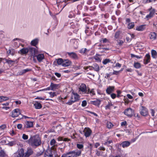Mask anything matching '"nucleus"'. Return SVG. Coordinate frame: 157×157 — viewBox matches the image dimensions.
<instances>
[{
    "label": "nucleus",
    "mask_w": 157,
    "mask_h": 157,
    "mask_svg": "<svg viewBox=\"0 0 157 157\" xmlns=\"http://www.w3.org/2000/svg\"><path fill=\"white\" fill-rule=\"evenodd\" d=\"M27 143L32 147H37L41 144V139L38 135L31 136L27 140Z\"/></svg>",
    "instance_id": "nucleus-1"
},
{
    "label": "nucleus",
    "mask_w": 157,
    "mask_h": 157,
    "mask_svg": "<svg viewBox=\"0 0 157 157\" xmlns=\"http://www.w3.org/2000/svg\"><path fill=\"white\" fill-rule=\"evenodd\" d=\"M57 154L56 149L52 146L50 149H47L44 153V157H60Z\"/></svg>",
    "instance_id": "nucleus-2"
},
{
    "label": "nucleus",
    "mask_w": 157,
    "mask_h": 157,
    "mask_svg": "<svg viewBox=\"0 0 157 157\" xmlns=\"http://www.w3.org/2000/svg\"><path fill=\"white\" fill-rule=\"evenodd\" d=\"M33 151L32 148H28L26 152L24 153V150L23 148H21L18 152V154L16 157H29L33 154Z\"/></svg>",
    "instance_id": "nucleus-3"
},
{
    "label": "nucleus",
    "mask_w": 157,
    "mask_h": 157,
    "mask_svg": "<svg viewBox=\"0 0 157 157\" xmlns=\"http://www.w3.org/2000/svg\"><path fill=\"white\" fill-rule=\"evenodd\" d=\"M81 154V150H77L76 151H72L63 154L61 157H78Z\"/></svg>",
    "instance_id": "nucleus-4"
},
{
    "label": "nucleus",
    "mask_w": 157,
    "mask_h": 157,
    "mask_svg": "<svg viewBox=\"0 0 157 157\" xmlns=\"http://www.w3.org/2000/svg\"><path fill=\"white\" fill-rule=\"evenodd\" d=\"M72 94L70 100L66 103L69 105H71L74 103L79 100V96L78 94L73 92H72Z\"/></svg>",
    "instance_id": "nucleus-5"
},
{
    "label": "nucleus",
    "mask_w": 157,
    "mask_h": 157,
    "mask_svg": "<svg viewBox=\"0 0 157 157\" xmlns=\"http://www.w3.org/2000/svg\"><path fill=\"white\" fill-rule=\"evenodd\" d=\"M124 113L125 115L129 117H131L134 114V111L130 108L126 109Z\"/></svg>",
    "instance_id": "nucleus-6"
},
{
    "label": "nucleus",
    "mask_w": 157,
    "mask_h": 157,
    "mask_svg": "<svg viewBox=\"0 0 157 157\" xmlns=\"http://www.w3.org/2000/svg\"><path fill=\"white\" fill-rule=\"evenodd\" d=\"M148 10L149 11V13L146 16V18L148 20L153 17L155 12V9L153 8L152 7L148 9Z\"/></svg>",
    "instance_id": "nucleus-7"
},
{
    "label": "nucleus",
    "mask_w": 157,
    "mask_h": 157,
    "mask_svg": "<svg viewBox=\"0 0 157 157\" xmlns=\"http://www.w3.org/2000/svg\"><path fill=\"white\" fill-rule=\"evenodd\" d=\"M140 113L141 115L144 116H146L148 115V110L145 107L141 106L140 108Z\"/></svg>",
    "instance_id": "nucleus-8"
},
{
    "label": "nucleus",
    "mask_w": 157,
    "mask_h": 157,
    "mask_svg": "<svg viewBox=\"0 0 157 157\" xmlns=\"http://www.w3.org/2000/svg\"><path fill=\"white\" fill-rule=\"evenodd\" d=\"M21 113L19 109H16L13 110L11 112V116L13 117H18Z\"/></svg>",
    "instance_id": "nucleus-9"
},
{
    "label": "nucleus",
    "mask_w": 157,
    "mask_h": 157,
    "mask_svg": "<svg viewBox=\"0 0 157 157\" xmlns=\"http://www.w3.org/2000/svg\"><path fill=\"white\" fill-rule=\"evenodd\" d=\"M151 56L149 53L147 54L144 57V63L145 65L147 64L148 63L151 62Z\"/></svg>",
    "instance_id": "nucleus-10"
},
{
    "label": "nucleus",
    "mask_w": 157,
    "mask_h": 157,
    "mask_svg": "<svg viewBox=\"0 0 157 157\" xmlns=\"http://www.w3.org/2000/svg\"><path fill=\"white\" fill-rule=\"evenodd\" d=\"M83 132L84 133V136L86 137H89L92 132L91 130L89 128H85Z\"/></svg>",
    "instance_id": "nucleus-11"
},
{
    "label": "nucleus",
    "mask_w": 157,
    "mask_h": 157,
    "mask_svg": "<svg viewBox=\"0 0 157 157\" xmlns=\"http://www.w3.org/2000/svg\"><path fill=\"white\" fill-rule=\"evenodd\" d=\"M67 54L71 58L75 59H78V56L76 53L74 52H67Z\"/></svg>",
    "instance_id": "nucleus-12"
},
{
    "label": "nucleus",
    "mask_w": 157,
    "mask_h": 157,
    "mask_svg": "<svg viewBox=\"0 0 157 157\" xmlns=\"http://www.w3.org/2000/svg\"><path fill=\"white\" fill-rule=\"evenodd\" d=\"M157 34L155 32H151L149 34L148 36L151 40H155L157 38Z\"/></svg>",
    "instance_id": "nucleus-13"
},
{
    "label": "nucleus",
    "mask_w": 157,
    "mask_h": 157,
    "mask_svg": "<svg viewBox=\"0 0 157 157\" xmlns=\"http://www.w3.org/2000/svg\"><path fill=\"white\" fill-rule=\"evenodd\" d=\"M33 127V122L26 121L24 124V127L26 128H29Z\"/></svg>",
    "instance_id": "nucleus-14"
},
{
    "label": "nucleus",
    "mask_w": 157,
    "mask_h": 157,
    "mask_svg": "<svg viewBox=\"0 0 157 157\" xmlns=\"http://www.w3.org/2000/svg\"><path fill=\"white\" fill-rule=\"evenodd\" d=\"M28 52H29L31 56H34L35 54L36 49L32 47L28 48Z\"/></svg>",
    "instance_id": "nucleus-15"
},
{
    "label": "nucleus",
    "mask_w": 157,
    "mask_h": 157,
    "mask_svg": "<svg viewBox=\"0 0 157 157\" xmlns=\"http://www.w3.org/2000/svg\"><path fill=\"white\" fill-rule=\"evenodd\" d=\"M79 90L81 91L84 92L85 93L87 91L86 86L85 84L82 83L80 86Z\"/></svg>",
    "instance_id": "nucleus-16"
},
{
    "label": "nucleus",
    "mask_w": 157,
    "mask_h": 157,
    "mask_svg": "<svg viewBox=\"0 0 157 157\" xmlns=\"http://www.w3.org/2000/svg\"><path fill=\"white\" fill-rule=\"evenodd\" d=\"M115 88L114 86H109L107 88L106 91V93L108 94H110L114 91Z\"/></svg>",
    "instance_id": "nucleus-17"
},
{
    "label": "nucleus",
    "mask_w": 157,
    "mask_h": 157,
    "mask_svg": "<svg viewBox=\"0 0 157 157\" xmlns=\"http://www.w3.org/2000/svg\"><path fill=\"white\" fill-rule=\"evenodd\" d=\"M72 62L68 59H64L63 66L66 67L69 66L71 65Z\"/></svg>",
    "instance_id": "nucleus-18"
},
{
    "label": "nucleus",
    "mask_w": 157,
    "mask_h": 157,
    "mask_svg": "<svg viewBox=\"0 0 157 157\" xmlns=\"http://www.w3.org/2000/svg\"><path fill=\"white\" fill-rule=\"evenodd\" d=\"M50 87H51V90H55L56 89H58L59 87V84H55L53 82H51Z\"/></svg>",
    "instance_id": "nucleus-19"
},
{
    "label": "nucleus",
    "mask_w": 157,
    "mask_h": 157,
    "mask_svg": "<svg viewBox=\"0 0 157 157\" xmlns=\"http://www.w3.org/2000/svg\"><path fill=\"white\" fill-rule=\"evenodd\" d=\"M146 25H143L136 27V30L138 31H142L146 29Z\"/></svg>",
    "instance_id": "nucleus-20"
},
{
    "label": "nucleus",
    "mask_w": 157,
    "mask_h": 157,
    "mask_svg": "<svg viewBox=\"0 0 157 157\" xmlns=\"http://www.w3.org/2000/svg\"><path fill=\"white\" fill-rule=\"evenodd\" d=\"M28 48H24L20 50V53L22 55H26L28 53Z\"/></svg>",
    "instance_id": "nucleus-21"
},
{
    "label": "nucleus",
    "mask_w": 157,
    "mask_h": 157,
    "mask_svg": "<svg viewBox=\"0 0 157 157\" xmlns=\"http://www.w3.org/2000/svg\"><path fill=\"white\" fill-rule=\"evenodd\" d=\"M130 144V142L128 141H124L121 143V145L123 148H124L128 147Z\"/></svg>",
    "instance_id": "nucleus-22"
},
{
    "label": "nucleus",
    "mask_w": 157,
    "mask_h": 157,
    "mask_svg": "<svg viewBox=\"0 0 157 157\" xmlns=\"http://www.w3.org/2000/svg\"><path fill=\"white\" fill-rule=\"evenodd\" d=\"M36 58L39 62H41L44 58V54H39L36 56Z\"/></svg>",
    "instance_id": "nucleus-23"
},
{
    "label": "nucleus",
    "mask_w": 157,
    "mask_h": 157,
    "mask_svg": "<svg viewBox=\"0 0 157 157\" xmlns=\"http://www.w3.org/2000/svg\"><path fill=\"white\" fill-rule=\"evenodd\" d=\"M151 54L153 58L155 59L157 58V52L155 50L152 49L151 51Z\"/></svg>",
    "instance_id": "nucleus-24"
},
{
    "label": "nucleus",
    "mask_w": 157,
    "mask_h": 157,
    "mask_svg": "<svg viewBox=\"0 0 157 157\" xmlns=\"http://www.w3.org/2000/svg\"><path fill=\"white\" fill-rule=\"evenodd\" d=\"M91 103L93 105L98 106L100 104V101L99 99H97L95 101H91Z\"/></svg>",
    "instance_id": "nucleus-25"
},
{
    "label": "nucleus",
    "mask_w": 157,
    "mask_h": 157,
    "mask_svg": "<svg viewBox=\"0 0 157 157\" xmlns=\"http://www.w3.org/2000/svg\"><path fill=\"white\" fill-rule=\"evenodd\" d=\"M15 53V51L13 49H9L8 51H7V54L8 56L11 55L13 56L14 55Z\"/></svg>",
    "instance_id": "nucleus-26"
},
{
    "label": "nucleus",
    "mask_w": 157,
    "mask_h": 157,
    "mask_svg": "<svg viewBox=\"0 0 157 157\" xmlns=\"http://www.w3.org/2000/svg\"><path fill=\"white\" fill-rule=\"evenodd\" d=\"M38 43V40L37 39H35L32 40L31 42V44L32 45L36 46Z\"/></svg>",
    "instance_id": "nucleus-27"
},
{
    "label": "nucleus",
    "mask_w": 157,
    "mask_h": 157,
    "mask_svg": "<svg viewBox=\"0 0 157 157\" xmlns=\"http://www.w3.org/2000/svg\"><path fill=\"white\" fill-rule=\"evenodd\" d=\"M93 69L95 71L98 72L99 70V68L98 64L96 63H94L93 64V66H92Z\"/></svg>",
    "instance_id": "nucleus-28"
},
{
    "label": "nucleus",
    "mask_w": 157,
    "mask_h": 157,
    "mask_svg": "<svg viewBox=\"0 0 157 157\" xmlns=\"http://www.w3.org/2000/svg\"><path fill=\"white\" fill-rule=\"evenodd\" d=\"M89 50H87L86 48H82L79 50V53L84 55L86 54V52H89Z\"/></svg>",
    "instance_id": "nucleus-29"
},
{
    "label": "nucleus",
    "mask_w": 157,
    "mask_h": 157,
    "mask_svg": "<svg viewBox=\"0 0 157 157\" xmlns=\"http://www.w3.org/2000/svg\"><path fill=\"white\" fill-rule=\"evenodd\" d=\"M35 107L36 109H40L42 107V105L41 104L38 102H36L34 104Z\"/></svg>",
    "instance_id": "nucleus-30"
},
{
    "label": "nucleus",
    "mask_w": 157,
    "mask_h": 157,
    "mask_svg": "<svg viewBox=\"0 0 157 157\" xmlns=\"http://www.w3.org/2000/svg\"><path fill=\"white\" fill-rule=\"evenodd\" d=\"M135 26V24L133 22H132L128 23L127 25V28L128 29H133Z\"/></svg>",
    "instance_id": "nucleus-31"
},
{
    "label": "nucleus",
    "mask_w": 157,
    "mask_h": 157,
    "mask_svg": "<svg viewBox=\"0 0 157 157\" xmlns=\"http://www.w3.org/2000/svg\"><path fill=\"white\" fill-rule=\"evenodd\" d=\"M121 32L120 31H117L115 33L114 35V38L116 39H118L120 37Z\"/></svg>",
    "instance_id": "nucleus-32"
},
{
    "label": "nucleus",
    "mask_w": 157,
    "mask_h": 157,
    "mask_svg": "<svg viewBox=\"0 0 157 157\" xmlns=\"http://www.w3.org/2000/svg\"><path fill=\"white\" fill-rule=\"evenodd\" d=\"M5 60H6V62L8 63L9 65H13L14 64L15 61L11 60H9L6 58L5 59Z\"/></svg>",
    "instance_id": "nucleus-33"
},
{
    "label": "nucleus",
    "mask_w": 157,
    "mask_h": 157,
    "mask_svg": "<svg viewBox=\"0 0 157 157\" xmlns=\"http://www.w3.org/2000/svg\"><path fill=\"white\" fill-rule=\"evenodd\" d=\"M134 67L136 69H138L141 67V64L138 62H135L134 63Z\"/></svg>",
    "instance_id": "nucleus-34"
},
{
    "label": "nucleus",
    "mask_w": 157,
    "mask_h": 157,
    "mask_svg": "<svg viewBox=\"0 0 157 157\" xmlns=\"http://www.w3.org/2000/svg\"><path fill=\"white\" fill-rule=\"evenodd\" d=\"M63 60L62 58L58 59L57 61V64L59 65H62L63 66Z\"/></svg>",
    "instance_id": "nucleus-35"
},
{
    "label": "nucleus",
    "mask_w": 157,
    "mask_h": 157,
    "mask_svg": "<svg viewBox=\"0 0 157 157\" xmlns=\"http://www.w3.org/2000/svg\"><path fill=\"white\" fill-rule=\"evenodd\" d=\"M111 62V60L109 59H104L102 61V63L104 65L107 64Z\"/></svg>",
    "instance_id": "nucleus-36"
},
{
    "label": "nucleus",
    "mask_w": 157,
    "mask_h": 157,
    "mask_svg": "<svg viewBox=\"0 0 157 157\" xmlns=\"http://www.w3.org/2000/svg\"><path fill=\"white\" fill-rule=\"evenodd\" d=\"M6 154L4 151L1 150L0 151V157H6Z\"/></svg>",
    "instance_id": "nucleus-37"
},
{
    "label": "nucleus",
    "mask_w": 157,
    "mask_h": 157,
    "mask_svg": "<svg viewBox=\"0 0 157 157\" xmlns=\"http://www.w3.org/2000/svg\"><path fill=\"white\" fill-rule=\"evenodd\" d=\"M131 56L132 58L135 57L137 59H140V58H142V56H139L133 54H131Z\"/></svg>",
    "instance_id": "nucleus-38"
},
{
    "label": "nucleus",
    "mask_w": 157,
    "mask_h": 157,
    "mask_svg": "<svg viewBox=\"0 0 157 157\" xmlns=\"http://www.w3.org/2000/svg\"><path fill=\"white\" fill-rule=\"evenodd\" d=\"M76 145L77 147L79 149H82L83 148L84 145L82 144H77Z\"/></svg>",
    "instance_id": "nucleus-39"
},
{
    "label": "nucleus",
    "mask_w": 157,
    "mask_h": 157,
    "mask_svg": "<svg viewBox=\"0 0 157 157\" xmlns=\"http://www.w3.org/2000/svg\"><path fill=\"white\" fill-rule=\"evenodd\" d=\"M113 126V124L111 122H109L107 123V127L108 128H112Z\"/></svg>",
    "instance_id": "nucleus-40"
},
{
    "label": "nucleus",
    "mask_w": 157,
    "mask_h": 157,
    "mask_svg": "<svg viewBox=\"0 0 157 157\" xmlns=\"http://www.w3.org/2000/svg\"><path fill=\"white\" fill-rule=\"evenodd\" d=\"M2 102L7 101L9 100V98L8 97L1 96Z\"/></svg>",
    "instance_id": "nucleus-41"
},
{
    "label": "nucleus",
    "mask_w": 157,
    "mask_h": 157,
    "mask_svg": "<svg viewBox=\"0 0 157 157\" xmlns=\"http://www.w3.org/2000/svg\"><path fill=\"white\" fill-rule=\"evenodd\" d=\"M56 143V141L54 139L52 140L50 142V144L51 145L53 146Z\"/></svg>",
    "instance_id": "nucleus-42"
},
{
    "label": "nucleus",
    "mask_w": 157,
    "mask_h": 157,
    "mask_svg": "<svg viewBox=\"0 0 157 157\" xmlns=\"http://www.w3.org/2000/svg\"><path fill=\"white\" fill-rule=\"evenodd\" d=\"M113 105V104L111 103H109L105 107L106 109H110L111 106Z\"/></svg>",
    "instance_id": "nucleus-43"
},
{
    "label": "nucleus",
    "mask_w": 157,
    "mask_h": 157,
    "mask_svg": "<svg viewBox=\"0 0 157 157\" xmlns=\"http://www.w3.org/2000/svg\"><path fill=\"white\" fill-rule=\"evenodd\" d=\"M49 94L50 95V97L52 98L54 97V96H56V93L55 92H50Z\"/></svg>",
    "instance_id": "nucleus-44"
},
{
    "label": "nucleus",
    "mask_w": 157,
    "mask_h": 157,
    "mask_svg": "<svg viewBox=\"0 0 157 157\" xmlns=\"http://www.w3.org/2000/svg\"><path fill=\"white\" fill-rule=\"evenodd\" d=\"M89 94H90L91 96H93L95 95V92L94 91V89H91L90 91L89 92Z\"/></svg>",
    "instance_id": "nucleus-45"
},
{
    "label": "nucleus",
    "mask_w": 157,
    "mask_h": 157,
    "mask_svg": "<svg viewBox=\"0 0 157 157\" xmlns=\"http://www.w3.org/2000/svg\"><path fill=\"white\" fill-rule=\"evenodd\" d=\"M22 139L24 140H27L28 138V136L25 134H23L22 136Z\"/></svg>",
    "instance_id": "nucleus-46"
},
{
    "label": "nucleus",
    "mask_w": 157,
    "mask_h": 157,
    "mask_svg": "<svg viewBox=\"0 0 157 157\" xmlns=\"http://www.w3.org/2000/svg\"><path fill=\"white\" fill-rule=\"evenodd\" d=\"M7 144H8L9 146H12L14 145L15 144V142L14 141H10Z\"/></svg>",
    "instance_id": "nucleus-47"
},
{
    "label": "nucleus",
    "mask_w": 157,
    "mask_h": 157,
    "mask_svg": "<svg viewBox=\"0 0 157 157\" xmlns=\"http://www.w3.org/2000/svg\"><path fill=\"white\" fill-rule=\"evenodd\" d=\"M124 41L122 40H119L117 42V44L120 46H122L124 43Z\"/></svg>",
    "instance_id": "nucleus-48"
},
{
    "label": "nucleus",
    "mask_w": 157,
    "mask_h": 157,
    "mask_svg": "<svg viewBox=\"0 0 157 157\" xmlns=\"http://www.w3.org/2000/svg\"><path fill=\"white\" fill-rule=\"evenodd\" d=\"M87 105V102L86 100H84L82 102V106L83 107H85Z\"/></svg>",
    "instance_id": "nucleus-49"
},
{
    "label": "nucleus",
    "mask_w": 157,
    "mask_h": 157,
    "mask_svg": "<svg viewBox=\"0 0 157 157\" xmlns=\"http://www.w3.org/2000/svg\"><path fill=\"white\" fill-rule=\"evenodd\" d=\"M89 32H91V31L89 29H86L85 31L86 33L87 34V35H88L89 36L92 33H90V34H89L88 33H89Z\"/></svg>",
    "instance_id": "nucleus-50"
},
{
    "label": "nucleus",
    "mask_w": 157,
    "mask_h": 157,
    "mask_svg": "<svg viewBox=\"0 0 157 157\" xmlns=\"http://www.w3.org/2000/svg\"><path fill=\"white\" fill-rule=\"evenodd\" d=\"M94 58L96 60L98 61V62H101V59H100V58L98 56H95L94 57Z\"/></svg>",
    "instance_id": "nucleus-51"
},
{
    "label": "nucleus",
    "mask_w": 157,
    "mask_h": 157,
    "mask_svg": "<svg viewBox=\"0 0 157 157\" xmlns=\"http://www.w3.org/2000/svg\"><path fill=\"white\" fill-rule=\"evenodd\" d=\"M103 43H106L109 42V40L106 38H102Z\"/></svg>",
    "instance_id": "nucleus-52"
},
{
    "label": "nucleus",
    "mask_w": 157,
    "mask_h": 157,
    "mask_svg": "<svg viewBox=\"0 0 157 157\" xmlns=\"http://www.w3.org/2000/svg\"><path fill=\"white\" fill-rule=\"evenodd\" d=\"M125 104H128L130 102V101L128 99H124Z\"/></svg>",
    "instance_id": "nucleus-53"
},
{
    "label": "nucleus",
    "mask_w": 157,
    "mask_h": 157,
    "mask_svg": "<svg viewBox=\"0 0 157 157\" xmlns=\"http://www.w3.org/2000/svg\"><path fill=\"white\" fill-rule=\"evenodd\" d=\"M121 126H126L127 125V122L126 121H124L122 122L121 123Z\"/></svg>",
    "instance_id": "nucleus-54"
},
{
    "label": "nucleus",
    "mask_w": 157,
    "mask_h": 157,
    "mask_svg": "<svg viewBox=\"0 0 157 157\" xmlns=\"http://www.w3.org/2000/svg\"><path fill=\"white\" fill-rule=\"evenodd\" d=\"M25 74V73H24V71L23 70H22L20 72H19L18 73V75H22Z\"/></svg>",
    "instance_id": "nucleus-55"
},
{
    "label": "nucleus",
    "mask_w": 157,
    "mask_h": 157,
    "mask_svg": "<svg viewBox=\"0 0 157 157\" xmlns=\"http://www.w3.org/2000/svg\"><path fill=\"white\" fill-rule=\"evenodd\" d=\"M111 97L112 99H114L116 98V95L115 94L112 93L111 94Z\"/></svg>",
    "instance_id": "nucleus-56"
},
{
    "label": "nucleus",
    "mask_w": 157,
    "mask_h": 157,
    "mask_svg": "<svg viewBox=\"0 0 157 157\" xmlns=\"http://www.w3.org/2000/svg\"><path fill=\"white\" fill-rule=\"evenodd\" d=\"M23 71H24V73L25 74L27 72H29V71H31L32 69H29V68H27L26 69L23 70Z\"/></svg>",
    "instance_id": "nucleus-57"
},
{
    "label": "nucleus",
    "mask_w": 157,
    "mask_h": 157,
    "mask_svg": "<svg viewBox=\"0 0 157 157\" xmlns=\"http://www.w3.org/2000/svg\"><path fill=\"white\" fill-rule=\"evenodd\" d=\"M23 71H24V73L25 74L27 72H29V71H31L32 69H29V68H27L26 69L23 70Z\"/></svg>",
    "instance_id": "nucleus-58"
},
{
    "label": "nucleus",
    "mask_w": 157,
    "mask_h": 157,
    "mask_svg": "<svg viewBox=\"0 0 157 157\" xmlns=\"http://www.w3.org/2000/svg\"><path fill=\"white\" fill-rule=\"evenodd\" d=\"M119 72L120 71H114L113 72L112 74H111V75H117L118 74Z\"/></svg>",
    "instance_id": "nucleus-59"
},
{
    "label": "nucleus",
    "mask_w": 157,
    "mask_h": 157,
    "mask_svg": "<svg viewBox=\"0 0 157 157\" xmlns=\"http://www.w3.org/2000/svg\"><path fill=\"white\" fill-rule=\"evenodd\" d=\"M126 40L127 42H130L132 40V39H131L128 36H126Z\"/></svg>",
    "instance_id": "nucleus-60"
},
{
    "label": "nucleus",
    "mask_w": 157,
    "mask_h": 157,
    "mask_svg": "<svg viewBox=\"0 0 157 157\" xmlns=\"http://www.w3.org/2000/svg\"><path fill=\"white\" fill-rule=\"evenodd\" d=\"M98 25H94L93 27V29L91 28V29L92 30H95L98 28Z\"/></svg>",
    "instance_id": "nucleus-61"
},
{
    "label": "nucleus",
    "mask_w": 157,
    "mask_h": 157,
    "mask_svg": "<svg viewBox=\"0 0 157 157\" xmlns=\"http://www.w3.org/2000/svg\"><path fill=\"white\" fill-rule=\"evenodd\" d=\"M117 96L118 98H119L120 96V95L121 93V91L120 90H117Z\"/></svg>",
    "instance_id": "nucleus-62"
},
{
    "label": "nucleus",
    "mask_w": 157,
    "mask_h": 157,
    "mask_svg": "<svg viewBox=\"0 0 157 157\" xmlns=\"http://www.w3.org/2000/svg\"><path fill=\"white\" fill-rule=\"evenodd\" d=\"M0 128L2 129H4L6 128V125L5 124H2L0 126Z\"/></svg>",
    "instance_id": "nucleus-63"
},
{
    "label": "nucleus",
    "mask_w": 157,
    "mask_h": 157,
    "mask_svg": "<svg viewBox=\"0 0 157 157\" xmlns=\"http://www.w3.org/2000/svg\"><path fill=\"white\" fill-rule=\"evenodd\" d=\"M55 75L58 78H60L61 76V75L57 72L55 73Z\"/></svg>",
    "instance_id": "nucleus-64"
}]
</instances>
